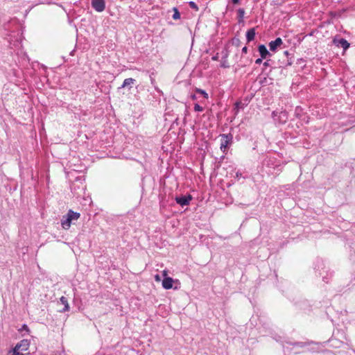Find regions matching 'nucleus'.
I'll list each match as a JSON object with an SVG mask.
<instances>
[{
	"mask_svg": "<svg viewBox=\"0 0 355 355\" xmlns=\"http://www.w3.org/2000/svg\"><path fill=\"white\" fill-rule=\"evenodd\" d=\"M314 270L316 276L322 277L325 283L329 282V279L332 277V272H330L326 267L324 261L320 259H316L314 263Z\"/></svg>",
	"mask_w": 355,
	"mask_h": 355,
	"instance_id": "obj_1",
	"label": "nucleus"
},
{
	"mask_svg": "<svg viewBox=\"0 0 355 355\" xmlns=\"http://www.w3.org/2000/svg\"><path fill=\"white\" fill-rule=\"evenodd\" d=\"M80 216V213L69 209L66 215L62 216L61 219V225L64 230H68L71 224L77 220Z\"/></svg>",
	"mask_w": 355,
	"mask_h": 355,
	"instance_id": "obj_2",
	"label": "nucleus"
},
{
	"mask_svg": "<svg viewBox=\"0 0 355 355\" xmlns=\"http://www.w3.org/2000/svg\"><path fill=\"white\" fill-rule=\"evenodd\" d=\"M219 137L220 138V148L223 153H226L233 143V135L231 133L220 134Z\"/></svg>",
	"mask_w": 355,
	"mask_h": 355,
	"instance_id": "obj_3",
	"label": "nucleus"
},
{
	"mask_svg": "<svg viewBox=\"0 0 355 355\" xmlns=\"http://www.w3.org/2000/svg\"><path fill=\"white\" fill-rule=\"evenodd\" d=\"M332 43L337 47H341L344 52H345L350 47V43L348 42L347 40L341 37L338 35H336L333 38Z\"/></svg>",
	"mask_w": 355,
	"mask_h": 355,
	"instance_id": "obj_4",
	"label": "nucleus"
},
{
	"mask_svg": "<svg viewBox=\"0 0 355 355\" xmlns=\"http://www.w3.org/2000/svg\"><path fill=\"white\" fill-rule=\"evenodd\" d=\"M192 198L191 194H187L185 196H176L175 200L178 205L183 207L186 205H189Z\"/></svg>",
	"mask_w": 355,
	"mask_h": 355,
	"instance_id": "obj_5",
	"label": "nucleus"
},
{
	"mask_svg": "<svg viewBox=\"0 0 355 355\" xmlns=\"http://www.w3.org/2000/svg\"><path fill=\"white\" fill-rule=\"evenodd\" d=\"M92 7L98 12H101L105 9V0H92Z\"/></svg>",
	"mask_w": 355,
	"mask_h": 355,
	"instance_id": "obj_6",
	"label": "nucleus"
},
{
	"mask_svg": "<svg viewBox=\"0 0 355 355\" xmlns=\"http://www.w3.org/2000/svg\"><path fill=\"white\" fill-rule=\"evenodd\" d=\"M17 55H20V60L18 61L19 66L25 67L28 64L29 58L25 52L20 51L17 53Z\"/></svg>",
	"mask_w": 355,
	"mask_h": 355,
	"instance_id": "obj_7",
	"label": "nucleus"
},
{
	"mask_svg": "<svg viewBox=\"0 0 355 355\" xmlns=\"http://www.w3.org/2000/svg\"><path fill=\"white\" fill-rule=\"evenodd\" d=\"M282 44V40L280 37H277L275 40L269 42L268 46L271 51L275 52Z\"/></svg>",
	"mask_w": 355,
	"mask_h": 355,
	"instance_id": "obj_8",
	"label": "nucleus"
},
{
	"mask_svg": "<svg viewBox=\"0 0 355 355\" xmlns=\"http://www.w3.org/2000/svg\"><path fill=\"white\" fill-rule=\"evenodd\" d=\"M29 345V341L27 339H24L15 345V347H17V349H20L21 352H25L28 350Z\"/></svg>",
	"mask_w": 355,
	"mask_h": 355,
	"instance_id": "obj_9",
	"label": "nucleus"
},
{
	"mask_svg": "<svg viewBox=\"0 0 355 355\" xmlns=\"http://www.w3.org/2000/svg\"><path fill=\"white\" fill-rule=\"evenodd\" d=\"M258 51L262 58H266L268 56H270L271 54L269 51L267 49L266 46L264 44H260L258 46Z\"/></svg>",
	"mask_w": 355,
	"mask_h": 355,
	"instance_id": "obj_10",
	"label": "nucleus"
},
{
	"mask_svg": "<svg viewBox=\"0 0 355 355\" xmlns=\"http://www.w3.org/2000/svg\"><path fill=\"white\" fill-rule=\"evenodd\" d=\"M173 282L174 281L172 277H166L162 280V287L166 290L171 289L173 287Z\"/></svg>",
	"mask_w": 355,
	"mask_h": 355,
	"instance_id": "obj_11",
	"label": "nucleus"
},
{
	"mask_svg": "<svg viewBox=\"0 0 355 355\" xmlns=\"http://www.w3.org/2000/svg\"><path fill=\"white\" fill-rule=\"evenodd\" d=\"M136 83V80L132 78H125L124 80H123V83L121 85V87H119L120 88H125V87H128V89L130 90L132 87V85Z\"/></svg>",
	"mask_w": 355,
	"mask_h": 355,
	"instance_id": "obj_12",
	"label": "nucleus"
},
{
	"mask_svg": "<svg viewBox=\"0 0 355 355\" xmlns=\"http://www.w3.org/2000/svg\"><path fill=\"white\" fill-rule=\"evenodd\" d=\"M60 302L64 305V307L59 311L60 312L64 313V312L69 311V305L68 300H67V297L62 296L60 298Z\"/></svg>",
	"mask_w": 355,
	"mask_h": 355,
	"instance_id": "obj_13",
	"label": "nucleus"
},
{
	"mask_svg": "<svg viewBox=\"0 0 355 355\" xmlns=\"http://www.w3.org/2000/svg\"><path fill=\"white\" fill-rule=\"evenodd\" d=\"M223 57H222V62H221V64H220V67L222 68H229L230 67V65H229V63L227 62V57H228V52L225 50V51H223Z\"/></svg>",
	"mask_w": 355,
	"mask_h": 355,
	"instance_id": "obj_14",
	"label": "nucleus"
},
{
	"mask_svg": "<svg viewBox=\"0 0 355 355\" xmlns=\"http://www.w3.org/2000/svg\"><path fill=\"white\" fill-rule=\"evenodd\" d=\"M255 37V29L254 28H250L246 33V40L248 42H250L254 40Z\"/></svg>",
	"mask_w": 355,
	"mask_h": 355,
	"instance_id": "obj_15",
	"label": "nucleus"
},
{
	"mask_svg": "<svg viewBox=\"0 0 355 355\" xmlns=\"http://www.w3.org/2000/svg\"><path fill=\"white\" fill-rule=\"evenodd\" d=\"M297 306L300 309H303L304 311H307L310 309L311 305L308 302L307 300H302V302H300L297 303Z\"/></svg>",
	"mask_w": 355,
	"mask_h": 355,
	"instance_id": "obj_16",
	"label": "nucleus"
},
{
	"mask_svg": "<svg viewBox=\"0 0 355 355\" xmlns=\"http://www.w3.org/2000/svg\"><path fill=\"white\" fill-rule=\"evenodd\" d=\"M304 114L303 109L300 106H297L294 111V115L297 119H302Z\"/></svg>",
	"mask_w": 355,
	"mask_h": 355,
	"instance_id": "obj_17",
	"label": "nucleus"
},
{
	"mask_svg": "<svg viewBox=\"0 0 355 355\" xmlns=\"http://www.w3.org/2000/svg\"><path fill=\"white\" fill-rule=\"evenodd\" d=\"M237 14H238V16H237L238 22L239 24L243 23V22L244 15H245L244 9L243 8H239L238 10H237Z\"/></svg>",
	"mask_w": 355,
	"mask_h": 355,
	"instance_id": "obj_18",
	"label": "nucleus"
},
{
	"mask_svg": "<svg viewBox=\"0 0 355 355\" xmlns=\"http://www.w3.org/2000/svg\"><path fill=\"white\" fill-rule=\"evenodd\" d=\"M173 15L172 16L173 19L174 20H178V19H180V13L179 12V10L176 7L173 8Z\"/></svg>",
	"mask_w": 355,
	"mask_h": 355,
	"instance_id": "obj_19",
	"label": "nucleus"
},
{
	"mask_svg": "<svg viewBox=\"0 0 355 355\" xmlns=\"http://www.w3.org/2000/svg\"><path fill=\"white\" fill-rule=\"evenodd\" d=\"M286 344L293 345V347H304L306 345V343H304V342H295V343L287 342Z\"/></svg>",
	"mask_w": 355,
	"mask_h": 355,
	"instance_id": "obj_20",
	"label": "nucleus"
},
{
	"mask_svg": "<svg viewBox=\"0 0 355 355\" xmlns=\"http://www.w3.org/2000/svg\"><path fill=\"white\" fill-rule=\"evenodd\" d=\"M284 54L288 58L286 65H291L293 64L292 57H289V55L291 54L289 53L288 51H285L284 52Z\"/></svg>",
	"mask_w": 355,
	"mask_h": 355,
	"instance_id": "obj_21",
	"label": "nucleus"
},
{
	"mask_svg": "<svg viewBox=\"0 0 355 355\" xmlns=\"http://www.w3.org/2000/svg\"><path fill=\"white\" fill-rule=\"evenodd\" d=\"M196 92L198 93V94H201L206 99H207L208 97H209L208 94L205 90H203V89L196 88Z\"/></svg>",
	"mask_w": 355,
	"mask_h": 355,
	"instance_id": "obj_22",
	"label": "nucleus"
},
{
	"mask_svg": "<svg viewBox=\"0 0 355 355\" xmlns=\"http://www.w3.org/2000/svg\"><path fill=\"white\" fill-rule=\"evenodd\" d=\"M21 40H22V33H21L20 35L18 33L17 38L15 41L14 45L19 46L21 44Z\"/></svg>",
	"mask_w": 355,
	"mask_h": 355,
	"instance_id": "obj_23",
	"label": "nucleus"
},
{
	"mask_svg": "<svg viewBox=\"0 0 355 355\" xmlns=\"http://www.w3.org/2000/svg\"><path fill=\"white\" fill-rule=\"evenodd\" d=\"M19 331L21 333L23 332L24 331H26L28 334H29L30 333V329L28 328V327L27 326V324H22L21 327L19 329Z\"/></svg>",
	"mask_w": 355,
	"mask_h": 355,
	"instance_id": "obj_24",
	"label": "nucleus"
},
{
	"mask_svg": "<svg viewBox=\"0 0 355 355\" xmlns=\"http://www.w3.org/2000/svg\"><path fill=\"white\" fill-rule=\"evenodd\" d=\"M189 6H190L191 8L198 11V6H197V4L194 2V1H189Z\"/></svg>",
	"mask_w": 355,
	"mask_h": 355,
	"instance_id": "obj_25",
	"label": "nucleus"
},
{
	"mask_svg": "<svg viewBox=\"0 0 355 355\" xmlns=\"http://www.w3.org/2000/svg\"><path fill=\"white\" fill-rule=\"evenodd\" d=\"M232 43L233 45H235L236 46H239L241 44V41L239 40V38L238 37H234L232 40Z\"/></svg>",
	"mask_w": 355,
	"mask_h": 355,
	"instance_id": "obj_26",
	"label": "nucleus"
},
{
	"mask_svg": "<svg viewBox=\"0 0 355 355\" xmlns=\"http://www.w3.org/2000/svg\"><path fill=\"white\" fill-rule=\"evenodd\" d=\"M12 355H24L20 349H17V347H14L12 349Z\"/></svg>",
	"mask_w": 355,
	"mask_h": 355,
	"instance_id": "obj_27",
	"label": "nucleus"
},
{
	"mask_svg": "<svg viewBox=\"0 0 355 355\" xmlns=\"http://www.w3.org/2000/svg\"><path fill=\"white\" fill-rule=\"evenodd\" d=\"M246 177L245 176H243L242 173L239 171H238L236 173V175H235V178H236L237 180H239L241 178H245Z\"/></svg>",
	"mask_w": 355,
	"mask_h": 355,
	"instance_id": "obj_28",
	"label": "nucleus"
},
{
	"mask_svg": "<svg viewBox=\"0 0 355 355\" xmlns=\"http://www.w3.org/2000/svg\"><path fill=\"white\" fill-rule=\"evenodd\" d=\"M194 110L196 112H202L203 110V107L200 106L199 104L196 103L194 105Z\"/></svg>",
	"mask_w": 355,
	"mask_h": 355,
	"instance_id": "obj_29",
	"label": "nucleus"
},
{
	"mask_svg": "<svg viewBox=\"0 0 355 355\" xmlns=\"http://www.w3.org/2000/svg\"><path fill=\"white\" fill-rule=\"evenodd\" d=\"M263 59L261 57L260 58H257L256 60H255V63L257 64H260L262 61H263Z\"/></svg>",
	"mask_w": 355,
	"mask_h": 355,
	"instance_id": "obj_30",
	"label": "nucleus"
},
{
	"mask_svg": "<svg viewBox=\"0 0 355 355\" xmlns=\"http://www.w3.org/2000/svg\"><path fill=\"white\" fill-rule=\"evenodd\" d=\"M218 58H219V55L218 53H217L215 55H214L211 59L214 61H217L218 60Z\"/></svg>",
	"mask_w": 355,
	"mask_h": 355,
	"instance_id": "obj_31",
	"label": "nucleus"
},
{
	"mask_svg": "<svg viewBox=\"0 0 355 355\" xmlns=\"http://www.w3.org/2000/svg\"><path fill=\"white\" fill-rule=\"evenodd\" d=\"M270 60H268L265 61V62H263V66H264V67H268V66H270Z\"/></svg>",
	"mask_w": 355,
	"mask_h": 355,
	"instance_id": "obj_32",
	"label": "nucleus"
},
{
	"mask_svg": "<svg viewBox=\"0 0 355 355\" xmlns=\"http://www.w3.org/2000/svg\"><path fill=\"white\" fill-rule=\"evenodd\" d=\"M155 279L157 282H159L161 280V277H160V276L159 275H155Z\"/></svg>",
	"mask_w": 355,
	"mask_h": 355,
	"instance_id": "obj_33",
	"label": "nucleus"
},
{
	"mask_svg": "<svg viewBox=\"0 0 355 355\" xmlns=\"http://www.w3.org/2000/svg\"><path fill=\"white\" fill-rule=\"evenodd\" d=\"M248 52V47L247 46H244L243 49H242V53H247Z\"/></svg>",
	"mask_w": 355,
	"mask_h": 355,
	"instance_id": "obj_34",
	"label": "nucleus"
},
{
	"mask_svg": "<svg viewBox=\"0 0 355 355\" xmlns=\"http://www.w3.org/2000/svg\"><path fill=\"white\" fill-rule=\"evenodd\" d=\"M241 102H236L235 107L236 108H239L240 107Z\"/></svg>",
	"mask_w": 355,
	"mask_h": 355,
	"instance_id": "obj_35",
	"label": "nucleus"
},
{
	"mask_svg": "<svg viewBox=\"0 0 355 355\" xmlns=\"http://www.w3.org/2000/svg\"><path fill=\"white\" fill-rule=\"evenodd\" d=\"M240 0H232V3L234 4H238L239 3Z\"/></svg>",
	"mask_w": 355,
	"mask_h": 355,
	"instance_id": "obj_36",
	"label": "nucleus"
},
{
	"mask_svg": "<svg viewBox=\"0 0 355 355\" xmlns=\"http://www.w3.org/2000/svg\"><path fill=\"white\" fill-rule=\"evenodd\" d=\"M191 98L192 99H193V100L196 99V98H197V97H196V94H191Z\"/></svg>",
	"mask_w": 355,
	"mask_h": 355,
	"instance_id": "obj_37",
	"label": "nucleus"
},
{
	"mask_svg": "<svg viewBox=\"0 0 355 355\" xmlns=\"http://www.w3.org/2000/svg\"><path fill=\"white\" fill-rule=\"evenodd\" d=\"M155 88L157 92L162 94V92L158 87H155Z\"/></svg>",
	"mask_w": 355,
	"mask_h": 355,
	"instance_id": "obj_38",
	"label": "nucleus"
},
{
	"mask_svg": "<svg viewBox=\"0 0 355 355\" xmlns=\"http://www.w3.org/2000/svg\"><path fill=\"white\" fill-rule=\"evenodd\" d=\"M155 88L157 92L162 94V92L158 87H155Z\"/></svg>",
	"mask_w": 355,
	"mask_h": 355,
	"instance_id": "obj_39",
	"label": "nucleus"
},
{
	"mask_svg": "<svg viewBox=\"0 0 355 355\" xmlns=\"http://www.w3.org/2000/svg\"><path fill=\"white\" fill-rule=\"evenodd\" d=\"M150 77L151 83L153 84L155 82V80L153 79V78L151 76H150Z\"/></svg>",
	"mask_w": 355,
	"mask_h": 355,
	"instance_id": "obj_40",
	"label": "nucleus"
},
{
	"mask_svg": "<svg viewBox=\"0 0 355 355\" xmlns=\"http://www.w3.org/2000/svg\"><path fill=\"white\" fill-rule=\"evenodd\" d=\"M75 50L73 49V51H71L70 52V55H73V53H74Z\"/></svg>",
	"mask_w": 355,
	"mask_h": 355,
	"instance_id": "obj_41",
	"label": "nucleus"
},
{
	"mask_svg": "<svg viewBox=\"0 0 355 355\" xmlns=\"http://www.w3.org/2000/svg\"><path fill=\"white\" fill-rule=\"evenodd\" d=\"M163 272L164 276L166 275V272L165 270Z\"/></svg>",
	"mask_w": 355,
	"mask_h": 355,
	"instance_id": "obj_42",
	"label": "nucleus"
},
{
	"mask_svg": "<svg viewBox=\"0 0 355 355\" xmlns=\"http://www.w3.org/2000/svg\"><path fill=\"white\" fill-rule=\"evenodd\" d=\"M288 347H286L287 348ZM283 348L285 349L286 348V346L284 345H283Z\"/></svg>",
	"mask_w": 355,
	"mask_h": 355,
	"instance_id": "obj_43",
	"label": "nucleus"
}]
</instances>
